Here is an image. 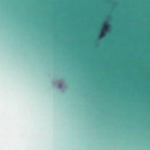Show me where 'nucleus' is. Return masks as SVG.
<instances>
[{
	"instance_id": "nucleus-1",
	"label": "nucleus",
	"mask_w": 150,
	"mask_h": 150,
	"mask_svg": "<svg viewBox=\"0 0 150 150\" xmlns=\"http://www.w3.org/2000/svg\"><path fill=\"white\" fill-rule=\"evenodd\" d=\"M109 27L107 24H106L104 26L103 29L102 31V33L101 34V36L104 33H105L107 31Z\"/></svg>"
}]
</instances>
